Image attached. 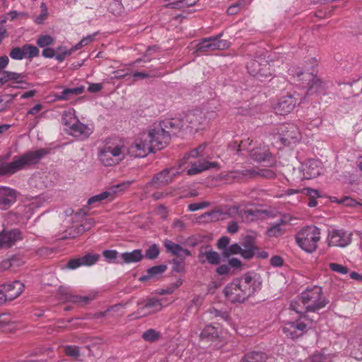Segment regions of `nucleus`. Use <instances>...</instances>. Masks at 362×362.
<instances>
[{
    "instance_id": "1",
    "label": "nucleus",
    "mask_w": 362,
    "mask_h": 362,
    "mask_svg": "<svg viewBox=\"0 0 362 362\" xmlns=\"http://www.w3.org/2000/svg\"><path fill=\"white\" fill-rule=\"evenodd\" d=\"M262 281L257 274L247 273L235 279L224 288V293L233 303H242L260 291Z\"/></svg>"
},
{
    "instance_id": "2",
    "label": "nucleus",
    "mask_w": 362,
    "mask_h": 362,
    "mask_svg": "<svg viewBox=\"0 0 362 362\" xmlns=\"http://www.w3.org/2000/svg\"><path fill=\"white\" fill-rule=\"evenodd\" d=\"M329 303V300L323 296L320 286L308 288L291 303V309L299 315H308L317 313Z\"/></svg>"
},
{
    "instance_id": "3",
    "label": "nucleus",
    "mask_w": 362,
    "mask_h": 362,
    "mask_svg": "<svg viewBox=\"0 0 362 362\" xmlns=\"http://www.w3.org/2000/svg\"><path fill=\"white\" fill-rule=\"evenodd\" d=\"M47 153L48 151L45 148L29 151L15 158L12 162L2 163L0 165V175H13L30 165L37 164Z\"/></svg>"
},
{
    "instance_id": "4",
    "label": "nucleus",
    "mask_w": 362,
    "mask_h": 362,
    "mask_svg": "<svg viewBox=\"0 0 362 362\" xmlns=\"http://www.w3.org/2000/svg\"><path fill=\"white\" fill-rule=\"evenodd\" d=\"M303 124L300 122L299 124L288 122L278 126L274 139L281 142L284 146L295 145L300 141L305 140L312 135L310 129L301 132L300 127H303Z\"/></svg>"
},
{
    "instance_id": "5",
    "label": "nucleus",
    "mask_w": 362,
    "mask_h": 362,
    "mask_svg": "<svg viewBox=\"0 0 362 362\" xmlns=\"http://www.w3.org/2000/svg\"><path fill=\"white\" fill-rule=\"evenodd\" d=\"M317 66V61L312 58L309 63L305 65V71L297 72L296 75L299 81H303V85L308 87V94H322L325 92V84L318 78L313 72Z\"/></svg>"
},
{
    "instance_id": "6",
    "label": "nucleus",
    "mask_w": 362,
    "mask_h": 362,
    "mask_svg": "<svg viewBox=\"0 0 362 362\" xmlns=\"http://www.w3.org/2000/svg\"><path fill=\"white\" fill-rule=\"evenodd\" d=\"M126 156V147L107 139L103 147L98 150V158L105 166H112L121 162Z\"/></svg>"
},
{
    "instance_id": "7",
    "label": "nucleus",
    "mask_w": 362,
    "mask_h": 362,
    "mask_svg": "<svg viewBox=\"0 0 362 362\" xmlns=\"http://www.w3.org/2000/svg\"><path fill=\"white\" fill-rule=\"evenodd\" d=\"M320 229L315 226H309L298 231L295 240L296 244L305 252L312 253L317 247V243L320 240Z\"/></svg>"
},
{
    "instance_id": "8",
    "label": "nucleus",
    "mask_w": 362,
    "mask_h": 362,
    "mask_svg": "<svg viewBox=\"0 0 362 362\" xmlns=\"http://www.w3.org/2000/svg\"><path fill=\"white\" fill-rule=\"evenodd\" d=\"M303 96L297 91L287 92L282 95L275 105L276 114L285 115L291 113L303 102Z\"/></svg>"
},
{
    "instance_id": "9",
    "label": "nucleus",
    "mask_w": 362,
    "mask_h": 362,
    "mask_svg": "<svg viewBox=\"0 0 362 362\" xmlns=\"http://www.w3.org/2000/svg\"><path fill=\"white\" fill-rule=\"evenodd\" d=\"M305 320H309L312 322L315 320L310 317L309 315H300L299 318L295 321L284 323L282 327V331L287 337L292 339L300 337L308 332V324L305 322Z\"/></svg>"
},
{
    "instance_id": "10",
    "label": "nucleus",
    "mask_w": 362,
    "mask_h": 362,
    "mask_svg": "<svg viewBox=\"0 0 362 362\" xmlns=\"http://www.w3.org/2000/svg\"><path fill=\"white\" fill-rule=\"evenodd\" d=\"M223 33L214 37L202 39L196 46L195 52L206 54L214 50H223L229 47V42L226 40H221Z\"/></svg>"
},
{
    "instance_id": "11",
    "label": "nucleus",
    "mask_w": 362,
    "mask_h": 362,
    "mask_svg": "<svg viewBox=\"0 0 362 362\" xmlns=\"http://www.w3.org/2000/svg\"><path fill=\"white\" fill-rule=\"evenodd\" d=\"M144 139L148 140L153 151L163 148L170 141L169 134L165 132L160 127L144 132Z\"/></svg>"
},
{
    "instance_id": "12",
    "label": "nucleus",
    "mask_w": 362,
    "mask_h": 362,
    "mask_svg": "<svg viewBox=\"0 0 362 362\" xmlns=\"http://www.w3.org/2000/svg\"><path fill=\"white\" fill-rule=\"evenodd\" d=\"M144 132L140 134L139 137L132 145L128 148L126 147V155L134 158H144L151 152H153L148 140L144 139Z\"/></svg>"
},
{
    "instance_id": "13",
    "label": "nucleus",
    "mask_w": 362,
    "mask_h": 362,
    "mask_svg": "<svg viewBox=\"0 0 362 362\" xmlns=\"http://www.w3.org/2000/svg\"><path fill=\"white\" fill-rule=\"evenodd\" d=\"M24 284L20 281L0 285V305L6 301H11L18 297L23 292Z\"/></svg>"
},
{
    "instance_id": "14",
    "label": "nucleus",
    "mask_w": 362,
    "mask_h": 362,
    "mask_svg": "<svg viewBox=\"0 0 362 362\" xmlns=\"http://www.w3.org/2000/svg\"><path fill=\"white\" fill-rule=\"evenodd\" d=\"M163 307L160 300L149 298L146 300L143 306L139 307L137 311L130 315L129 317H132L134 319L146 317L159 312Z\"/></svg>"
},
{
    "instance_id": "15",
    "label": "nucleus",
    "mask_w": 362,
    "mask_h": 362,
    "mask_svg": "<svg viewBox=\"0 0 362 362\" xmlns=\"http://www.w3.org/2000/svg\"><path fill=\"white\" fill-rule=\"evenodd\" d=\"M66 116L67 115L64 114L62 119L64 124L69 128L70 134L81 139L88 137L90 132V129L86 125L79 122L76 118H71L72 121L69 122L66 119Z\"/></svg>"
},
{
    "instance_id": "16",
    "label": "nucleus",
    "mask_w": 362,
    "mask_h": 362,
    "mask_svg": "<svg viewBox=\"0 0 362 362\" xmlns=\"http://www.w3.org/2000/svg\"><path fill=\"white\" fill-rule=\"evenodd\" d=\"M351 233L344 230H333L329 233L328 245L329 247H346L351 242Z\"/></svg>"
},
{
    "instance_id": "17",
    "label": "nucleus",
    "mask_w": 362,
    "mask_h": 362,
    "mask_svg": "<svg viewBox=\"0 0 362 362\" xmlns=\"http://www.w3.org/2000/svg\"><path fill=\"white\" fill-rule=\"evenodd\" d=\"M178 174V170L174 168H166L154 175L148 185L160 187L171 182Z\"/></svg>"
},
{
    "instance_id": "18",
    "label": "nucleus",
    "mask_w": 362,
    "mask_h": 362,
    "mask_svg": "<svg viewBox=\"0 0 362 362\" xmlns=\"http://www.w3.org/2000/svg\"><path fill=\"white\" fill-rule=\"evenodd\" d=\"M249 74L252 76H267L269 74L270 64L267 60L259 57L247 64Z\"/></svg>"
},
{
    "instance_id": "19",
    "label": "nucleus",
    "mask_w": 362,
    "mask_h": 362,
    "mask_svg": "<svg viewBox=\"0 0 362 362\" xmlns=\"http://www.w3.org/2000/svg\"><path fill=\"white\" fill-rule=\"evenodd\" d=\"M185 124V128L197 129L206 119L204 112L195 110L188 112L182 118Z\"/></svg>"
},
{
    "instance_id": "20",
    "label": "nucleus",
    "mask_w": 362,
    "mask_h": 362,
    "mask_svg": "<svg viewBox=\"0 0 362 362\" xmlns=\"http://www.w3.org/2000/svg\"><path fill=\"white\" fill-rule=\"evenodd\" d=\"M159 127L170 136L171 134H175L176 131L185 129V124L183 119H167L162 121Z\"/></svg>"
},
{
    "instance_id": "21",
    "label": "nucleus",
    "mask_w": 362,
    "mask_h": 362,
    "mask_svg": "<svg viewBox=\"0 0 362 362\" xmlns=\"http://www.w3.org/2000/svg\"><path fill=\"white\" fill-rule=\"evenodd\" d=\"M21 239V233L18 229L4 230L0 233V248L10 247Z\"/></svg>"
},
{
    "instance_id": "22",
    "label": "nucleus",
    "mask_w": 362,
    "mask_h": 362,
    "mask_svg": "<svg viewBox=\"0 0 362 362\" xmlns=\"http://www.w3.org/2000/svg\"><path fill=\"white\" fill-rule=\"evenodd\" d=\"M16 200L15 190L8 187H0V209H8Z\"/></svg>"
},
{
    "instance_id": "23",
    "label": "nucleus",
    "mask_w": 362,
    "mask_h": 362,
    "mask_svg": "<svg viewBox=\"0 0 362 362\" xmlns=\"http://www.w3.org/2000/svg\"><path fill=\"white\" fill-rule=\"evenodd\" d=\"M276 220L273 222V236H280L283 235L290 226L289 218L286 215L276 214L273 218Z\"/></svg>"
},
{
    "instance_id": "24",
    "label": "nucleus",
    "mask_w": 362,
    "mask_h": 362,
    "mask_svg": "<svg viewBox=\"0 0 362 362\" xmlns=\"http://www.w3.org/2000/svg\"><path fill=\"white\" fill-rule=\"evenodd\" d=\"M198 259L202 264L208 262L212 265H218L221 262L220 255L217 252L211 250L203 251L202 249H201L198 255Z\"/></svg>"
},
{
    "instance_id": "25",
    "label": "nucleus",
    "mask_w": 362,
    "mask_h": 362,
    "mask_svg": "<svg viewBox=\"0 0 362 362\" xmlns=\"http://www.w3.org/2000/svg\"><path fill=\"white\" fill-rule=\"evenodd\" d=\"M144 257L141 250L136 249L130 252H123L119 255L117 264H130L140 262Z\"/></svg>"
},
{
    "instance_id": "26",
    "label": "nucleus",
    "mask_w": 362,
    "mask_h": 362,
    "mask_svg": "<svg viewBox=\"0 0 362 362\" xmlns=\"http://www.w3.org/2000/svg\"><path fill=\"white\" fill-rule=\"evenodd\" d=\"M164 246L167 252H170L178 257L182 258V259H184L185 257L191 255L189 250L182 248L179 244L175 243L170 240H166L164 242Z\"/></svg>"
},
{
    "instance_id": "27",
    "label": "nucleus",
    "mask_w": 362,
    "mask_h": 362,
    "mask_svg": "<svg viewBox=\"0 0 362 362\" xmlns=\"http://www.w3.org/2000/svg\"><path fill=\"white\" fill-rule=\"evenodd\" d=\"M25 76L23 73H16L8 71H0V86L9 81L16 83H25Z\"/></svg>"
},
{
    "instance_id": "28",
    "label": "nucleus",
    "mask_w": 362,
    "mask_h": 362,
    "mask_svg": "<svg viewBox=\"0 0 362 362\" xmlns=\"http://www.w3.org/2000/svg\"><path fill=\"white\" fill-rule=\"evenodd\" d=\"M61 295V299L62 300L81 305H86L94 298V296H81L78 295H75L68 291H62Z\"/></svg>"
},
{
    "instance_id": "29",
    "label": "nucleus",
    "mask_w": 362,
    "mask_h": 362,
    "mask_svg": "<svg viewBox=\"0 0 362 362\" xmlns=\"http://www.w3.org/2000/svg\"><path fill=\"white\" fill-rule=\"evenodd\" d=\"M218 163L216 162H209V161H199L198 163H192V166L189 169L187 170V175H194L198 173H200L204 170L218 168Z\"/></svg>"
},
{
    "instance_id": "30",
    "label": "nucleus",
    "mask_w": 362,
    "mask_h": 362,
    "mask_svg": "<svg viewBox=\"0 0 362 362\" xmlns=\"http://www.w3.org/2000/svg\"><path fill=\"white\" fill-rule=\"evenodd\" d=\"M240 246L242 247V257L244 259H250L255 255L257 248L255 246L251 236H247Z\"/></svg>"
},
{
    "instance_id": "31",
    "label": "nucleus",
    "mask_w": 362,
    "mask_h": 362,
    "mask_svg": "<svg viewBox=\"0 0 362 362\" xmlns=\"http://www.w3.org/2000/svg\"><path fill=\"white\" fill-rule=\"evenodd\" d=\"M320 175V168L316 160H310L303 168V177L307 180L317 177Z\"/></svg>"
},
{
    "instance_id": "32",
    "label": "nucleus",
    "mask_w": 362,
    "mask_h": 362,
    "mask_svg": "<svg viewBox=\"0 0 362 362\" xmlns=\"http://www.w3.org/2000/svg\"><path fill=\"white\" fill-rule=\"evenodd\" d=\"M167 266L165 264H160L152 267L148 269L146 274L143 275L139 278V281H146L151 279L157 278L158 276L161 275L163 272H165Z\"/></svg>"
},
{
    "instance_id": "33",
    "label": "nucleus",
    "mask_w": 362,
    "mask_h": 362,
    "mask_svg": "<svg viewBox=\"0 0 362 362\" xmlns=\"http://www.w3.org/2000/svg\"><path fill=\"white\" fill-rule=\"evenodd\" d=\"M84 90L85 88L83 86L71 88H66L63 90L60 94L57 95L56 98L59 100H67L71 99L73 96L83 93Z\"/></svg>"
},
{
    "instance_id": "34",
    "label": "nucleus",
    "mask_w": 362,
    "mask_h": 362,
    "mask_svg": "<svg viewBox=\"0 0 362 362\" xmlns=\"http://www.w3.org/2000/svg\"><path fill=\"white\" fill-rule=\"evenodd\" d=\"M218 331L212 325H207L200 334V339L206 341H213L218 337Z\"/></svg>"
},
{
    "instance_id": "35",
    "label": "nucleus",
    "mask_w": 362,
    "mask_h": 362,
    "mask_svg": "<svg viewBox=\"0 0 362 362\" xmlns=\"http://www.w3.org/2000/svg\"><path fill=\"white\" fill-rule=\"evenodd\" d=\"M268 358L267 354L262 351H251L243 358V362H265Z\"/></svg>"
},
{
    "instance_id": "36",
    "label": "nucleus",
    "mask_w": 362,
    "mask_h": 362,
    "mask_svg": "<svg viewBox=\"0 0 362 362\" xmlns=\"http://www.w3.org/2000/svg\"><path fill=\"white\" fill-rule=\"evenodd\" d=\"M199 0H178L176 2L169 3L166 7L174 9H183L194 6Z\"/></svg>"
},
{
    "instance_id": "37",
    "label": "nucleus",
    "mask_w": 362,
    "mask_h": 362,
    "mask_svg": "<svg viewBox=\"0 0 362 362\" xmlns=\"http://www.w3.org/2000/svg\"><path fill=\"white\" fill-rule=\"evenodd\" d=\"M250 156L256 161H264L270 156V153L269 150L262 151L261 148H257L251 151Z\"/></svg>"
},
{
    "instance_id": "38",
    "label": "nucleus",
    "mask_w": 362,
    "mask_h": 362,
    "mask_svg": "<svg viewBox=\"0 0 362 362\" xmlns=\"http://www.w3.org/2000/svg\"><path fill=\"white\" fill-rule=\"evenodd\" d=\"M303 194H305L309 197V201L308 202V205L310 207L316 206L317 204L316 198L319 197L318 192L317 190L311 189V188H303Z\"/></svg>"
},
{
    "instance_id": "39",
    "label": "nucleus",
    "mask_w": 362,
    "mask_h": 362,
    "mask_svg": "<svg viewBox=\"0 0 362 362\" xmlns=\"http://www.w3.org/2000/svg\"><path fill=\"white\" fill-rule=\"evenodd\" d=\"M23 52L24 58L32 59L39 55V49L37 47L33 45H24L23 47Z\"/></svg>"
},
{
    "instance_id": "40",
    "label": "nucleus",
    "mask_w": 362,
    "mask_h": 362,
    "mask_svg": "<svg viewBox=\"0 0 362 362\" xmlns=\"http://www.w3.org/2000/svg\"><path fill=\"white\" fill-rule=\"evenodd\" d=\"M238 254H240L242 256V247L238 243L230 245L227 249L222 252V255L225 257H229L233 255Z\"/></svg>"
},
{
    "instance_id": "41",
    "label": "nucleus",
    "mask_w": 362,
    "mask_h": 362,
    "mask_svg": "<svg viewBox=\"0 0 362 362\" xmlns=\"http://www.w3.org/2000/svg\"><path fill=\"white\" fill-rule=\"evenodd\" d=\"M55 59L59 62H63L67 56L71 54L70 49H67L65 46H59L55 49Z\"/></svg>"
},
{
    "instance_id": "42",
    "label": "nucleus",
    "mask_w": 362,
    "mask_h": 362,
    "mask_svg": "<svg viewBox=\"0 0 362 362\" xmlns=\"http://www.w3.org/2000/svg\"><path fill=\"white\" fill-rule=\"evenodd\" d=\"M54 39L51 35H40L37 38L36 43L40 47L45 48L49 47V45H52L54 43Z\"/></svg>"
},
{
    "instance_id": "43",
    "label": "nucleus",
    "mask_w": 362,
    "mask_h": 362,
    "mask_svg": "<svg viewBox=\"0 0 362 362\" xmlns=\"http://www.w3.org/2000/svg\"><path fill=\"white\" fill-rule=\"evenodd\" d=\"M160 337V332L156 331L154 329H149L142 334V338L147 341H156L159 339Z\"/></svg>"
},
{
    "instance_id": "44",
    "label": "nucleus",
    "mask_w": 362,
    "mask_h": 362,
    "mask_svg": "<svg viewBox=\"0 0 362 362\" xmlns=\"http://www.w3.org/2000/svg\"><path fill=\"white\" fill-rule=\"evenodd\" d=\"M160 253V250L156 244L151 245L145 252V257L148 259H155L158 257Z\"/></svg>"
},
{
    "instance_id": "45",
    "label": "nucleus",
    "mask_w": 362,
    "mask_h": 362,
    "mask_svg": "<svg viewBox=\"0 0 362 362\" xmlns=\"http://www.w3.org/2000/svg\"><path fill=\"white\" fill-rule=\"evenodd\" d=\"M108 10L113 15L118 16L122 12L123 6L119 0H112L109 4Z\"/></svg>"
},
{
    "instance_id": "46",
    "label": "nucleus",
    "mask_w": 362,
    "mask_h": 362,
    "mask_svg": "<svg viewBox=\"0 0 362 362\" xmlns=\"http://www.w3.org/2000/svg\"><path fill=\"white\" fill-rule=\"evenodd\" d=\"M99 257V255L97 254H87L81 257V261L83 266H91L98 260Z\"/></svg>"
},
{
    "instance_id": "47",
    "label": "nucleus",
    "mask_w": 362,
    "mask_h": 362,
    "mask_svg": "<svg viewBox=\"0 0 362 362\" xmlns=\"http://www.w3.org/2000/svg\"><path fill=\"white\" fill-rule=\"evenodd\" d=\"M246 0H239L238 2L230 6L227 9L228 15H235L240 11L241 8L245 5Z\"/></svg>"
},
{
    "instance_id": "48",
    "label": "nucleus",
    "mask_w": 362,
    "mask_h": 362,
    "mask_svg": "<svg viewBox=\"0 0 362 362\" xmlns=\"http://www.w3.org/2000/svg\"><path fill=\"white\" fill-rule=\"evenodd\" d=\"M110 195H111V193L110 192L106 191V192H103L99 194L93 196L88 200V204L91 205V204H94L95 203H100L102 201L108 198Z\"/></svg>"
},
{
    "instance_id": "49",
    "label": "nucleus",
    "mask_w": 362,
    "mask_h": 362,
    "mask_svg": "<svg viewBox=\"0 0 362 362\" xmlns=\"http://www.w3.org/2000/svg\"><path fill=\"white\" fill-rule=\"evenodd\" d=\"M206 146V144H202L199 145L197 148L192 150L188 153V156L192 157V158L204 157L206 156V153H204Z\"/></svg>"
},
{
    "instance_id": "50",
    "label": "nucleus",
    "mask_w": 362,
    "mask_h": 362,
    "mask_svg": "<svg viewBox=\"0 0 362 362\" xmlns=\"http://www.w3.org/2000/svg\"><path fill=\"white\" fill-rule=\"evenodd\" d=\"M211 318L220 317L221 319L227 321L228 320V315L225 311L218 310L216 308H210L208 310Z\"/></svg>"
},
{
    "instance_id": "51",
    "label": "nucleus",
    "mask_w": 362,
    "mask_h": 362,
    "mask_svg": "<svg viewBox=\"0 0 362 362\" xmlns=\"http://www.w3.org/2000/svg\"><path fill=\"white\" fill-rule=\"evenodd\" d=\"M88 230L85 224H80L71 228L70 238H74L76 236L83 234L85 231Z\"/></svg>"
},
{
    "instance_id": "52",
    "label": "nucleus",
    "mask_w": 362,
    "mask_h": 362,
    "mask_svg": "<svg viewBox=\"0 0 362 362\" xmlns=\"http://www.w3.org/2000/svg\"><path fill=\"white\" fill-rule=\"evenodd\" d=\"M41 13L37 16L35 19V22L37 24H42L47 16V8L45 3H42L40 5Z\"/></svg>"
},
{
    "instance_id": "53",
    "label": "nucleus",
    "mask_w": 362,
    "mask_h": 362,
    "mask_svg": "<svg viewBox=\"0 0 362 362\" xmlns=\"http://www.w3.org/2000/svg\"><path fill=\"white\" fill-rule=\"evenodd\" d=\"M103 255L104 257L110 262L115 260L117 263V260L119 259V253L116 250H107L103 252Z\"/></svg>"
},
{
    "instance_id": "54",
    "label": "nucleus",
    "mask_w": 362,
    "mask_h": 362,
    "mask_svg": "<svg viewBox=\"0 0 362 362\" xmlns=\"http://www.w3.org/2000/svg\"><path fill=\"white\" fill-rule=\"evenodd\" d=\"M329 267L332 271L341 274H346L349 272V269L346 267L339 264L330 263Z\"/></svg>"
},
{
    "instance_id": "55",
    "label": "nucleus",
    "mask_w": 362,
    "mask_h": 362,
    "mask_svg": "<svg viewBox=\"0 0 362 362\" xmlns=\"http://www.w3.org/2000/svg\"><path fill=\"white\" fill-rule=\"evenodd\" d=\"M10 57L15 60H21L24 58V54L23 52V47H13L10 53Z\"/></svg>"
},
{
    "instance_id": "56",
    "label": "nucleus",
    "mask_w": 362,
    "mask_h": 362,
    "mask_svg": "<svg viewBox=\"0 0 362 362\" xmlns=\"http://www.w3.org/2000/svg\"><path fill=\"white\" fill-rule=\"evenodd\" d=\"M65 353L67 356L78 358L80 356L78 347L75 346H68L65 348Z\"/></svg>"
},
{
    "instance_id": "57",
    "label": "nucleus",
    "mask_w": 362,
    "mask_h": 362,
    "mask_svg": "<svg viewBox=\"0 0 362 362\" xmlns=\"http://www.w3.org/2000/svg\"><path fill=\"white\" fill-rule=\"evenodd\" d=\"M209 205V203L207 202H202L200 203H192L188 206V209L189 211H195L199 209L206 208Z\"/></svg>"
},
{
    "instance_id": "58",
    "label": "nucleus",
    "mask_w": 362,
    "mask_h": 362,
    "mask_svg": "<svg viewBox=\"0 0 362 362\" xmlns=\"http://www.w3.org/2000/svg\"><path fill=\"white\" fill-rule=\"evenodd\" d=\"M156 76L157 75L155 74H150L146 71H136L132 75L133 78H134V81L137 80L138 78L144 79Z\"/></svg>"
},
{
    "instance_id": "59",
    "label": "nucleus",
    "mask_w": 362,
    "mask_h": 362,
    "mask_svg": "<svg viewBox=\"0 0 362 362\" xmlns=\"http://www.w3.org/2000/svg\"><path fill=\"white\" fill-rule=\"evenodd\" d=\"M81 266H83L81 257L70 259L66 264V267L70 269H75Z\"/></svg>"
},
{
    "instance_id": "60",
    "label": "nucleus",
    "mask_w": 362,
    "mask_h": 362,
    "mask_svg": "<svg viewBox=\"0 0 362 362\" xmlns=\"http://www.w3.org/2000/svg\"><path fill=\"white\" fill-rule=\"evenodd\" d=\"M230 243V238L226 236L221 237L217 242V247L223 251L228 248V245Z\"/></svg>"
},
{
    "instance_id": "61",
    "label": "nucleus",
    "mask_w": 362,
    "mask_h": 362,
    "mask_svg": "<svg viewBox=\"0 0 362 362\" xmlns=\"http://www.w3.org/2000/svg\"><path fill=\"white\" fill-rule=\"evenodd\" d=\"M310 362H329V361L325 355L315 354L310 358Z\"/></svg>"
},
{
    "instance_id": "62",
    "label": "nucleus",
    "mask_w": 362,
    "mask_h": 362,
    "mask_svg": "<svg viewBox=\"0 0 362 362\" xmlns=\"http://www.w3.org/2000/svg\"><path fill=\"white\" fill-rule=\"evenodd\" d=\"M42 55L45 58H54V57L55 58L56 52H55V49H54L53 48L47 47H45L44 49L42 50Z\"/></svg>"
},
{
    "instance_id": "63",
    "label": "nucleus",
    "mask_w": 362,
    "mask_h": 362,
    "mask_svg": "<svg viewBox=\"0 0 362 362\" xmlns=\"http://www.w3.org/2000/svg\"><path fill=\"white\" fill-rule=\"evenodd\" d=\"M339 203H341L346 206H354L358 204L356 200L350 198L349 197H345L344 198L341 199Z\"/></svg>"
},
{
    "instance_id": "64",
    "label": "nucleus",
    "mask_w": 362,
    "mask_h": 362,
    "mask_svg": "<svg viewBox=\"0 0 362 362\" xmlns=\"http://www.w3.org/2000/svg\"><path fill=\"white\" fill-rule=\"evenodd\" d=\"M173 263V270L177 272H182L184 271V267L182 264V261H179L178 259H174L172 260Z\"/></svg>"
}]
</instances>
